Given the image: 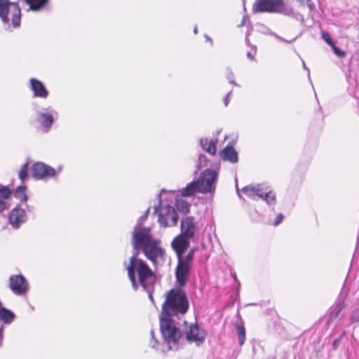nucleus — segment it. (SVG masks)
I'll return each instance as SVG.
<instances>
[{"instance_id": "20e7f679", "label": "nucleus", "mask_w": 359, "mask_h": 359, "mask_svg": "<svg viewBox=\"0 0 359 359\" xmlns=\"http://www.w3.org/2000/svg\"><path fill=\"white\" fill-rule=\"evenodd\" d=\"M217 174L215 170L207 169L202 172L197 180L189 183L180 189L182 196H193L197 193L212 194L215 190Z\"/></svg>"}, {"instance_id": "412c9836", "label": "nucleus", "mask_w": 359, "mask_h": 359, "mask_svg": "<svg viewBox=\"0 0 359 359\" xmlns=\"http://www.w3.org/2000/svg\"><path fill=\"white\" fill-rule=\"evenodd\" d=\"M11 190L0 184V212L8 208L7 200L11 196Z\"/></svg>"}, {"instance_id": "c756f323", "label": "nucleus", "mask_w": 359, "mask_h": 359, "mask_svg": "<svg viewBox=\"0 0 359 359\" xmlns=\"http://www.w3.org/2000/svg\"><path fill=\"white\" fill-rule=\"evenodd\" d=\"M323 39L330 46H333V43L330 34L327 32H322L321 33Z\"/></svg>"}, {"instance_id": "6e6552de", "label": "nucleus", "mask_w": 359, "mask_h": 359, "mask_svg": "<svg viewBox=\"0 0 359 359\" xmlns=\"http://www.w3.org/2000/svg\"><path fill=\"white\" fill-rule=\"evenodd\" d=\"M36 121L46 130H48L55 118L57 116V113L51 107H48L46 111H36Z\"/></svg>"}, {"instance_id": "f704fd0d", "label": "nucleus", "mask_w": 359, "mask_h": 359, "mask_svg": "<svg viewBox=\"0 0 359 359\" xmlns=\"http://www.w3.org/2000/svg\"><path fill=\"white\" fill-rule=\"evenodd\" d=\"M283 215L282 214L278 215L276 218L274 225H276V226L278 225L283 221Z\"/></svg>"}, {"instance_id": "f8f14e48", "label": "nucleus", "mask_w": 359, "mask_h": 359, "mask_svg": "<svg viewBox=\"0 0 359 359\" xmlns=\"http://www.w3.org/2000/svg\"><path fill=\"white\" fill-rule=\"evenodd\" d=\"M10 287L16 294H22L28 290L27 280L22 276H13L10 278Z\"/></svg>"}, {"instance_id": "a19ab883", "label": "nucleus", "mask_w": 359, "mask_h": 359, "mask_svg": "<svg viewBox=\"0 0 359 359\" xmlns=\"http://www.w3.org/2000/svg\"><path fill=\"white\" fill-rule=\"evenodd\" d=\"M20 194H24V188L22 187H19L15 191V195H18Z\"/></svg>"}, {"instance_id": "c03bdc74", "label": "nucleus", "mask_w": 359, "mask_h": 359, "mask_svg": "<svg viewBox=\"0 0 359 359\" xmlns=\"http://www.w3.org/2000/svg\"><path fill=\"white\" fill-rule=\"evenodd\" d=\"M205 39L207 41H210L211 43L212 44V40L208 36L206 35Z\"/></svg>"}, {"instance_id": "7ed1b4c3", "label": "nucleus", "mask_w": 359, "mask_h": 359, "mask_svg": "<svg viewBox=\"0 0 359 359\" xmlns=\"http://www.w3.org/2000/svg\"><path fill=\"white\" fill-rule=\"evenodd\" d=\"M139 252H134L130 258L128 265L126 266L129 280L134 289L140 285L147 292L149 299L154 302L152 292L156 280V276L147 264L137 257Z\"/></svg>"}, {"instance_id": "49530a36", "label": "nucleus", "mask_w": 359, "mask_h": 359, "mask_svg": "<svg viewBox=\"0 0 359 359\" xmlns=\"http://www.w3.org/2000/svg\"><path fill=\"white\" fill-rule=\"evenodd\" d=\"M194 34H196L198 33V28H197V26H196V27H194Z\"/></svg>"}, {"instance_id": "bb28decb", "label": "nucleus", "mask_w": 359, "mask_h": 359, "mask_svg": "<svg viewBox=\"0 0 359 359\" xmlns=\"http://www.w3.org/2000/svg\"><path fill=\"white\" fill-rule=\"evenodd\" d=\"M350 319L352 323L359 321V300L358 301L354 309L351 313Z\"/></svg>"}, {"instance_id": "5701e85b", "label": "nucleus", "mask_w": 359, "mask_h": 359, "mask_svg": "<svg viewBox=\"0 0 359 359\" xmlns=\"http://www.w3.org/2000/svg\"><path fill=\"white\" fill-rule=\"evenodd\" d=\"M264 199L268 205H274L276 202V194L265 185L264 188Z\"/></svg>"}, {"instance_id": "dca6fc26", "label": "nucleus", "mask_w": 359, "mask_h": 359, "mask_svg": "<svg viewBox=\"0 0 359 359\" xmlns=\"http://www.w3.org/2000/svg\"><path fill=\"white\" fill-rule=\"evenodd\" d=\"M31 89L34 93V97L46 98L48 95V91L43 83L39 80L32 78L29 80Z\"/></svg>"}, {"instance_id": "c85d7f7f", "label": "nucleus", "mask_w": 359, "mask_h": 359, "mask_svg": "<svg viewBox=\"0 0 359 359\" xmlns=\"http://www.w3.org/2000/svg\"><path fill=\"white\" fill-rule=\"evenodd\" d=\"M226 79L229 80L230 83L237 86L238 84L234 81V74L230 68L226 69Z\"/></svg>"}, {"instance_id": "de8ad7c7", "label": "nucleus", "mask_w": 359, "mask_h": 359, "mask_svg": "<svg viewBox=\"0 0 359 359\" xmlns=\"http://www.w3.org/2000/svg\"><path fill=\"white\" fill-rule=\"evenodd\" d=\"M302 62H303V67H304L305 69H306V70H308V71H309V69H307V67H306L305 62H304V61H302Z\"/></svg>"}, {"instance_id": "0eeeda50", "label": "nucleus", "mask_w": 359, "mask_h": 359, "mask_svg": "<svg viewBox=\"0 0 359 359\" xmlns=\"http://www.w3.org/2000/svg\"><path fill=\"white\" fill-rule=\"evenodd\" d=\"M156 212H158V223L162 227L174 226L177 224L178 217L173 207L166 205H161L159 209L155 208Z\"/></svg>"}, {"instance_id": "ea45409f", "label": "nucleus", "mask_w": 359, "mask_h": 359, "mask_svg": "<svg viewBox=\"0 0 359 359\" xmlns=\"http://www.w3.org/2000/svg\"><path fill=\"white\" fill-rule=\"evenodd\" d=\"M231 90L228 93V94L224 99V104L226 107L229 104V97L231 95Z\"/></svg>"}, {"instance_id": "1a4fd4ad", "label": "nucleus", "mask_w": 359, "mask_h": 359, "mask_svg": "<svg viewBox=\"0 0 359 359\" xmlns=\"http://www.w3.org/2000/svg\"><path fill=\"white\" fill-rule=\"evenodd\" d=\"M180 191V190L167 191L165 189H162L159 194V198L160 200H161L165 196V194H172L175 198V205L177 210L183 214H187L189 212L191 203L182 198L183 196L181 195Z\"/></svg>"}, {"instance_id": "72a5a7b5", "label": "nucleus", "mask_w": 359, "mask_h": 359, "mask_svg": "<svg viewBox=\"0 0 359 359\" xmlns=\"http://www.w3.org/2000/svg\"><path fill=\"white\" fill-rule=\"evenodd\" d=\"M257 48L255 46H252L251 51L247 53V57L251 60H255V55L256 54Z\"/></svg>"}, {"instance_id": "f257e3e1", "label": "nucleus", "mask_w": 359, "mask_h": 359, "mask_svg": "<svg viewBox=\"0 0 359 359\" xmlns=\"http://www.w3.org/2000/svg\"><path fill=\"white\" fill-rule=\"evenodd\" d=\"M189 307V301L183 290L172 289L168 292L160 315V329L168 345V350L171 348L170 344H177L181 337V332L177 327L175 318L185 314Z\"/></svg>"}, {"instance_id": "ddd939ff", "label": "nucleus", "mask_w": 359, "mask_h": 359, "mask_svg": "<svg viewBox=\"0 0 359 359\" xmlns=\"http://www.w3.org/2000/svg\"><path fill=\"white\" fill-rule=\"evenodd\" d=\"M191 266L182 262H178L175 269L177 283L180 286L184 285L189 276Z\"/></svg>"}, {"instance_id": "f3484780", "label": "nucleus", "mask_w": 359, "mask_h": 359, "mask_svg": "<svg viewBox=\"0 0 359 359\" xmlns=\"http://www.w3.org/2000/svg\"><path fill=\"white\" fill-rule=\"evenodd\" d=\"M264 184L248 185L243 188L242 191L248 197L256 200L257 198L264 197Z\"/></svg>"}, {"instance_id": "37998d69", "label": "nucleus", "mask_w": 359, "mask_h": 359, "mask_svg": "<svg viewBox=\"0 0 359 359\" xmlns=\"http://www.w3.org/2000/svg\"><path fill=\"white\" fill-rule=\"evenodd\" d=\"M150 336H151V339H155L154 338V331L151 330V332H150Z\"/></svg>"}, {"instance_id": "cd10ccee", "label": "nucleus", "mask_w": 359, "mask_h": 359, "mask_svg": "<svg viewBox=\"0 0 359 359\" xmlns=\"http://www.w3.org/2000/svg\"><path fill=\"white\" fill-rule=\"evenodd\" d=\"M28 163L23 164L19 171V178L24 181L27 177Z\"/></svg>"}, {"instance_id": "39448f33", "label": "nucleus", "mask_w": 359, "mask_h": 359, "mask_svg": "<svg viewBox=\"0 0 359 359\" xmlns=\"http://www.w3.org/2000/svg\"><path fill=\"white\" fill-rule=\"evenodd\" d=\"M253 10L256 13H279L285 15L293 14L292 8L286 6L283 0H256Z\"/></svg>"}, {"instance_id": "79ce46f5", "label": "nucleus", "mask_w": 359, "mask_h": 359, "mask_svg": "<svg viewBox=\"0 0 359 359\" xmlns=\"http://www.w3.org/2000/svg\"><path fill=\"white\" fill-rule=\"evenodd\" d=\"M245 20H246V17H245V16H244V17L243 18V20H242L241 22V23H240V25H238V27L244 26V25H245Z\"/></svg>"}, {"instance_id": "2f4dec72", "label": "nucleus", "mask_w": 359, "mask_h": 359, "mask_svg": "<svg viewBox=\"0 0 359 359\" xmlns=\"http://www.w3.org/2000/svg\"><path fill=\"white\" fill-rule=\"evenodd\" d=\"M334 53L339 57H344L345 55H346V53L344 51L341 50V49H339V48H337V46H335V45L334 44L333 46H331Z\"/></svg>"}, {"instance_id": "c9c22d12", "label": "nucleus", "mask_w": 359, "mask_h": 359, "mask_svg": "<svg viewBox=\"0 0 359 359\" xmlns=\"http://www.w3.org/2000/svg\"><path fill=\"white\" fill-rule=\"evenodd\" d=\"M341 337H339V338H337L334 340L333 343H332V346L334 349L337 348V347L339 346V345L341 343Z\"/></svg>"}, {"instance_id": "423d86ee", "label": "nucleus", "mask_w": 359, "mask_h": 359, "mask_svg": "<svg viewBox=\"0 0 359 359\" xmlns=\"http://www.w3.org/2000/svg\"><path fill=\"white\" fill-rule=\"evenodd\" d=\"M21 11L15 3L8 0H0V18L5 24H8L11 20L13 27L20 25Z\"/></svg>"}, {"instance_id": "9b49d317", "label": "nucleus", "mask_w": 359, "mask_h": 359, "mask_svg": "<svg viewBox=\"0 0 359 359\" xmlns=\"http://www.w3.org/2000/svg\"><path fill=\"white\" fill-rule=\"evenodd\" d=\"M32 176L36 179H47L54 177L55 170L41 162H37L32 166Z\"/></svg>"}, {"instance_id": "7c9ffc66", "label": "nucleus", "mask_w": 359, "mask_h": 359, "mask_svg": "<svg viewBox=\"0 0 359 359\" xmlns=\"http://www.w3.org/2000/svg\"><path fill=\"white\" fill-rule=\"evenodd\" d=\"M149 212V209L148 208L143 215H142L137 220L135 226H142L143 222L147 219L148 217V214Z\"/></svg>"}, {"instance_id": "a878e982", "label": "nucleus", "mask_w": 359, "mask_h": 359, "mask_svg": "<svg viewBox=\"0 0 359 359\" xmlns=\"http://www.w3.org/2000/svg\"><path fill=\"white\" fill-rule=\"evenodd\" d=\"M236 329L237 331V334L239 340L240 345H243L245 341V330L243 325L236 324Z\"/></svg>"}, {"instance_id": "f03ea898", "label": "nucleus", "mask_w": 359, "mask_h": 359, "mask_svg": "<svg viewBox=\"0 0 359 359\" xmlns=\"http://www.w3.org/2000/svg\"><path fill=\"white\" fill-rule=\"evenodd\" d=\"M161 241L153 237L151 228L135 226L132 234L131 243L134 252L142 250L146 257L154 264L163 261L164 250L160 245Z\"/></svg>"}, {"instance_id": "09e8293b", "label": "nucleus", "mask_w": 359, "mask_h": 359, "mask_svg": "<svg viewBox=\"0 0 359 359\" xmlns=\"http://www.w3.org/2000/svg\"><path fill=\"white\" fill-rule=\"evenodd\" d=\"M245 41H246L247 44L249 45V39H248V36H246Z\"/></svg>"}, {"instance_id": "b1692460", "label": "nucleus", "mask_w": 359, "mask_h": 359, "mask_svg": "<svg viewBox=\"0 0 359 359\" xmlns=\"http://www.w3.org/2000/svg\"><path fill=\"white\" fill-rule=\"evenodd\" d=\"M48 0H25V2L29 5V9L32 11H39L46 6Z\"/></svg>"}, {"instance_id": "4c0bfd02", "label": "nucleus", "mask_w": 359, "mask_h": 359, "mask_svg": "<svg viewBox=\"0 0 359 359\" xmlns=\"http://www.w3.org/2000/svg\"><path fill=\"white\" fill-rule=\"evenodd\" d=\"M272 35L274 37H276L278 40H279L280 41H284V42H286V43H291V41H287V40L281 38L280 36H279L278 35L276 34L275 33H273Z\"/></svg>"}, {"instance_id": "8fccbe9b", "label": "nucleus", "mask_w": 359, "mask_h": 359, "mask_svg": "<svg viewBox=\"0 0 359 359\" xmlns=\"http://www.w3.org/2000/svg\"><path fill=\"white\" fill-rule=\"evenodd\" d=\"M1 339H0V346L1 345Z\"/></svg>"}, {"instance_id": "a18cd8bd", "label": "nucleus", "mask_w": 359, "mask_h": 359, "mask_svg": "<svg viewBox=\"0 0 359 359\" xmlns=\"http://www.w3.org/2000/svg\"><path fill=\"white\" fill-rule=\"evenodd\" d=\"M2 331H3V327H0V339H2Z\"/></svg>"}, {"instance_id": "4468645a", "label": "nucleus", "mask_w": 359, "mask_h": 359, "mask_svg": "<svg viewBox=\"0 0 359 359\" xmlns=\"http://www.w3.org/2000/svg\"><path fill=\"white\" fill-rule=\"evenodd\" d=\"M190 238L184 236L183 235H178L172 241L171 245L177 257H180L181 254H184L189 246Z\"/></svg>"}, {"instance_id": "473e14b6", "label": "nucleus", "mask_w": 359, "mask_h": 359, "mask_svg": "<svg viewBox=\"0 0 359 359\" xmlns=\"http://www.w3.org/2000/svg\"><path fill=\"white\" fill-rule=\"evenodd\" d=\"M207 165V158L204 155H200L198 157V168L205 167Z\"/></svg>"}, {"instance_id": "393cba45", "label": "nucleus", "mask_w": 359, "mask_h": 359, "mask_svg": "<svg viewBox=\"0 0 359 359\" xmlns=\"http://www.w3.org/2000/svg\"><path fill=\"white\" fill-rule=\"evenodd\" d=\"M195 250V248L191 249L186 256H184V254H181L180 257H177L178 262H182L191 266L194 259Z\"/></svg>"}, {"instance_id": "aec40b11", "label": "nucleus", "mask_w": 359, "mask_h": 359, "mask_svg": "<svg viewBox=\"0 0 359 359\" xmlns=\"http://www.w3.org/2000/svg\"><path fill=\"white\" fill-rule=\"evenodd\" d=\"M346 306V304L344 300H340L334 304L331 308L330 311L329 318L327 320V323H330L335 318H337L341 311Z\"/></svg>"}, {"instance_id": "6ab92c4d", "label": "nucleus", "mask_w": 359, "mask_h": 359, "mask_svg": "<svg viewBox=\"0 0 359 359\" xmlns=\"http://www.w3.org/2000/svg\"><path fill=\"white\" fill-rule=\"evenodd\" d=\"M221 158L224 160L229 161L232 163H235L238 161V154L232 146L227 145L220 152Z\"/></svg>"}, {"instance_id": "e433bc0d", "label": "nucleus", "mask_w": 359, "mask_h": 359, "mask_svg": "<svg viewBox=\"0 0 359 359\" xmlns=\"http://www.w3.org/2000/svg\"><path fill=\"white\" fill-rule=\"evenodd\" d=\"M158 341L156 339H151V341H150V346L153 348H157L158 347Z\"/></svg>"}, {"instance_id": "9d476101", "label": "nucleus", "mask_w": 359, "mask_h": 359, "mask_svg": "<svg viewBox=\"0 0 359 359\" xmlns=\"http://www.w3.org/2000/svg\"><path fill=\"white\" fill-rule=\"evenodd\" d=\"M185 333L187 339L189 341L195 342L198 346L204 342L206 337L205 330L201 329L196 324H191Z\"/></svg>"}, {"instance_id": "2eb2a0df", "label": "nucleus", "mask_w": 359, "mask_h": 359, "mask_svg": "<svg viewBox=\"0 0 359 359\" xmlns=\"http://www.w3.org/2000/svg\"><path fill=\"white\" fill-rule=\"evenodd\" d=\"M196 232V223L194 217H187L181 221V235L191 238Z\"/></svg>"}, {"instance_id": "a211bd4d", "label": "nucleus", "mask_w": 359, "mask_h": 359, "mask_svg": "<svg viewBox=\"0 0 359 359\" xmlns=\"http://www.w3.org/2000/svg\"><path fill=\"white\" fill-rule=\"evenodd\" d=\"M26 220V214L21 208H15L9 215V221L13 226L18 228L19 226Z\"/></svg>"}, {"instance_id": "4be33fe9", "label": "nucleus", "mask_w": 359, "mask_h": 359, "mask_svg": "<svg viewBox=\"0 0 359 359\" xmlns=\"http://www.w3.org/2000/svg\"><path fill=\"white\" fill-rule=\"evenodd\" d=\"M201 146L202 148L208 152L209 154L214 155L216 154L217 148H216V144L217 140H208L206 138H202L200 141Z\"/></svg>"}, {"instance_id": "58836bf2", "label": "nucleus", "mask_w": 359, "mask_h": 359, "mask_svg": "<svg viewBox=\"0 0 359 359\" xmlns=\"http://www.w3.org/2000/svg\"><path fill=\"white\" fill-rule=\"evenodd\" d=\"M272 35L274 37H276L278 40H279L280 41H284V42H286V43H291V41H287V40L281 38L280 36H279L278 35L276 34L275 33H273Z\"/></svg>"}]
</instances>
